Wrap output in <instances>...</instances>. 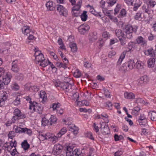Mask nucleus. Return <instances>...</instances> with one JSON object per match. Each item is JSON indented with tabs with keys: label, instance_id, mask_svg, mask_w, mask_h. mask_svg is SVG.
I'll return each mask as SVG.
<instances>
[{
	"label": "nucleus",
	"instance_id": "f257e3e1",
	"mask_svg": "<svg viewBox=\"0 0 156 156\" xmlns=\"http://www.w3.org/2000/svg\"><path fill=\"white\" fill-rule=\"evenodd\" d=\"M137 31V28H133L130 25H126L124 29V32L125 33V37L128 38H130L133 37V34L135 33Z\"/></svg>",
	"mask_w": 156,
	"mask_h": 156
},
{
	"label": "nucleus",
	"instance_id": "f03ea898",
	"mask_svg": "<svg viewBox=\"0 0 156 156\" xmlns=\"http://www.w3.org/2000/svg\"><path fill=\"white\" fill-rule=\"evenodd\" d=\"M101 129V133L104 135L108 134L110 133L109 127L108 125L104 122H100Z\"/></svg>",
	"mask_w": 156,
	"mask_h": 156
},
{
	"label": "nucleus",
	"instance_id": "7ed1b4c3",
	"mask_svg": "<svg viewBox=\"0 0 156 156\" xmlns=\"http://www.w3.org/2000/svg\"><path fill=\"white\" fill-rule=\"evenodd\" d=\"M57 10L61 15L66 17L68 15V11L61 5H56Z\"/></svg>",
	"mask_w": 156,
	"mask_h": 156
},
{
	"label": "nucleus",
	"instance_id": "20e7f679",
	"mask_svg": "<svg viewBox=\"0 0 156 156\" xmlns=\"http://www.w3.org/2000/svg\"><path fill=\"white\" fill-rule=\"evenodd\" d=\"M89 26L86 24H82L78 27V30L81 34H84L89 29Z\"/></svg>",
	"mask_w": 156,
	"mask_h": 156
},
{
	"label": "nucleus",
	"instance_id": "39448f33",
	"mask_svg": "<svg viewBox=\"0 0 156 156\" xmlns=\"http://www.w3.org/2000/svg\"><path fill=\"white\" fill-rule=\"evenodd\" d=\"M62 148V146L59 144L55 145L53 148V154L56 155L59 154L61 152Z\"/></svg>",
	"mask_w": 156,
	"mask_h": 156
},
{
	"label": "nucleus",
	"instance_id": "423d86ee",
	"mask_svg": "<svg viewBox=\"0 0 156 156\" xmlns=\"http://www.w3.org/2000/svg\"><path fill=\"white\" fill-rule=\"evenodd\" d=\"M147 118L144 114H141L139 117L138 121L140 125L144 126L147 123Z\"/></svg>",
	"mask_w": 156,
	"mask_h": 156
},
{
	"label": "nucleus",
	"instance_id": "0eeeda50",
	"mask_svg": "<svg viewBox=\"0 0 156 156\" xmlns=\"http://www.w3.org/2000/svg\"><path fill=\"white\" fill-rule=\"evenodd\" d=\"M12 77L11 73H6L5 76L3 78V81L2 82L4 85H7L10 81V79Z\"/></svg>",
	"mask_w": 156,
	"mask_h": 156
},
{
	"label": "nucleus",
	"instance_id": "6e6552de",
	"mask_svg": "<svg viewBox=\"0 0 156 156\" xmlns=\"http://www.w3.org/2000/svg\"><path fill=\"white\" fill-rule=\"evenodd\" d=\"M125 98L127 99H134L135 98V94L132 92H125L124 94Z\"/></svg>",
	"mask_w": 156,
	"mask_h": 156
},
{
	"label": "nucleus",
	"instance_id": "1a4fd4ad",
	"mask_svg": "<svg viewBox=\"0 0 156 156\" xmlns=\"http://www.w3.org/2000/svg\"><path fill=\"white\" fill-rule=\"evenodd\" d=\"M29 109L31 110L33 109L34 112H36L39 114L42 113L43 108L39 105H36L35 106H31Z\"/></svg>",
	"mask_w": 156,
	"mask_h": 156
},
{
	"label": "nucleus",
	"instance_id": "9d476101",
	"mask_svg": "<svg viewBox=\"0 0 156 156\" xmlns=\"http://www.w3.org/2000/svg\"><path fill=\"white\" fill-rule=\"evenodd\" d=\"M46 5L48 11H53L55 9V5L51 1H49L47 2Z\"/></svg>",
	"mask_w": 156,
	"mask_h": 156
},
{
	"label": "nucleus",
	"instance_id": "9b49d317",
	"mask_svg": "<svg viewBox=\"0 0 156 156\" xmlns=\"http://www.w3.org/2000/svg\"><path fill=\"white\" fill-rule=\"evenodd\" d=\"M144 3H146L148 7H153L156 4V2L152 0H143Z\"/></svg>",
	"mask_w": 156,
	"mask_h": 156
},
{
	"label": "nucleus",
	"instance_id": "f8f14e48",
	"mask_svg": "<svg viewBox=\"0 0 156 156\" xmlns=\"http://www.w3.org/2000/svg\"><path fill=\"white\" fill-rule=\"evenodd\" d=\"M69 130L73 132L74 134H76L78 133V128L74 124L69 126Z\"/></svg>",
	"mask_w": 156,
	"mask_h": 156
},
{
	"label": "nucleus",
	"instance_id": "ddd939ff",
	"mask_svg": "<svg viewBox=\"0 0 156 156\" xmlns=\"http://www.w3.org/2000/svg\"><path fill=\"white\" fill-rule=\"evenodd\" d=\"M49 115H46L44 117L42 118L41 121L42 125L43 126H45L48 125V123H49L48 118Z\"/></svg>",
	"mask_w": 156,
	"mask_h": 156
},
{
	"label": "nucleus",
	"instance_id": "4468645a",
	"mask_svg": "<svg viewBox=\"0 0 156 156\" xmlns=\"http://www.w3.org/2000/svg\"><path fill=\"white\" fill-rule=\"evenodd\" d=\"M49 115V118H48L50 124L51 125L53 124H55L56 123L57 119L56 117L53 115Z\"/></svg>",
	"mask_w": 156,
	"mask_h": 156
},
{
	"label": "nucleus",
	"instance_id": "2eb2a0df",
	"mask_svg": "<svg viewBox=\"0 0 156 156\" xmlns=\"http://www.w3.org/2000/svg\"><path fill=\"white\" fill-rule=\"evenodd\" d=\"M155 58H149L147 61L148 67L149 68H152L154 66L155 62Z\"/></svg>",
	"mask_w": 156,
	"mask_h": 156
},
{
	"label": "nucleus",
	"instance_id": "dca6fc26",
	"mask_svg": "<svg viewBox=\"0 0 156 156\" xmlns=\"http://www.w3.org/2000/svg\"><path fill=\"white\" fill-rule=\"evenodd\" d=\"M44 58L43 54H39L38 56H36L35 61L37 64H39L40 62L43 60H44Z\"/></svg>",
	"mask_w": 156,
	"mask_h": 156
},
{
	"label": "nucleus",
	"instance_id": "f3484780",
	"mask_svg": "<svg viewBox=\"0 0 156 156\" xmlns=\"http://www.w3.org/2000/svg\"><path fill=\"white\" fill-rule=\"evenodd\" d=\"M49 63H51V62L48 60L44 58V60H42L38 64L43 67H45L48 65Z\"/></svg>",
	"mask_w": 156,
	"mask_h": 156
},
{
	"label": "nucleus",
	"instance_id": "a211bd4d",
	"mask_svg": "<svg viewBox=\"0 0 156 156\" xmlns=\"http://www.w3.org/2000/svg\"><path fill=\"white\" fill-rule=\"evenodd\" d=\"M136 41L138 44H141L144 45H146V41L141 36L138 37L136 39Z\"/></svg>",
	"mask_w": 156,
	"mask_h": 156
},
{
	"label": "nucleus",
	"instance_id": "6ab92c4d",
	"mask_svg": "<svg viewBox=\"0 0 156 156\" xmlns=\"http://www.w3.org/2000/svg\"><path fill=\"white\" fill-rule=\"evenodd\" d=\"M115 34L116 36L119 38L121 37H125V34L122 32V31L120 29H116L115 30Z\"/></svg>",
	"mask_w": 156,
	"mask_h": 156
},
{
	"label": "nucleus",
	"instance_id": "aec40b11",
	"mask_svg": "<svg viewBox=\"0 0 156 156\" xmlns=\"http://www.w3.org/2000/svg\"><path fill=\"white\" fill-rule=\"evenodd\" d=\"M126 53V52H125L123 51L121 54L117 62V65L119 66L120 65L121 63L123 61V60L124 59Z\"/></svg>",
	"mask_w": 156,
	"mask_h": 156
},
{
	"label": "nucleus",
	"instance_id": "412c9836",
	"mask_svg": "<svg viewBox=\"0 0 156 156\" xmlns=\"http://www.w3.org/2000/svg\"><path fill=\"white\" fill-rule=\"evenodd\" d=\"M148 115L150 116V118L153 121H156V112L154 111H150Z\"/></svg>",
	"mask_w": 156,
	"mask_h": 156
},
{
	"label": "nucleus",
	"instance_id": "4be33fe9",
	"mask_svg": "<svg viewBox=\"0 0 156 156\" xmlns=\"http://www.w3.org/2000/svg\"><path fill=\"white\" fill-rule=\"evenodd\" d=\"M66 156H73V148L70 146L67 147L66 150Z\"/></svg>",
	"mask_w": 156,
	"mask_h": 156
},
{
	"label": "nucleus",
	"instance_id": "5701e85b",
	"mask_svg": "<svg viewBox=\"0 0 156 156\" xmlns=\"http://www.w3.org/2000/svg\"><path fill=\"white\" fill-rule=\"evenodd\" d=\"M135 65V63L133 60H130L127 62V66L129 69H133Z\"/></svg>",
	"mask_w": 156,
	"mask_h": 156
},
{
	"label": "nucleus",
	"instance_id": "b1692460",
	"mask_svg": "<svg viewBox=\"0 0 156 156\" xmlns=\"http://www.w3.org/2000/svg\"><path fill=\"white\" fill-rule=\"evenodd\" d=\"M6 92H3L2 95L1 96L0 100V105H2L4 103L5 101L7 99V96L6 95Z\"/></svg>",
	"mask_w": 156,
	"mask_h": 156
},
{
	"label": "nucleus",
	"instance_id": "393cba45",
	"mask_svg": "<svg viewBox=\"0 0 156 156\" xmlns=\"http://www.w3.org/2000/svg\"><path fill=\"white\" fill-rule=\"evenodd\" d=\"M136 68L139 70H142L144 68V63L140 61H137L136 63Z\"/></svg>",
	"mask_w": 156,
	"mask_h": 156
},
{
	"label": "nucleus",
	"instance_id": "a878e982",
	"mask_svg": "<svg viewBox=\"0 0 156 156\" xmlns=\"http://www.w3.org/2000/svg\"><path fill=\"white\" fill-rule=\"evenodd\" d=\"M22 147L25 150H28L30 147V145L29 144L26 140H25L21 144Z\"/></svg>",
	"mask_w": 156,
	"mask_h": 156
},
{
	"label": "nucleus",
	"instance_id": "bb28decb",
	"mask_svg": "<svg viewBox=\"0 0 156 156\" xmlns=\"http://www.w3.org/2000/svg\"><path fill=\"white\" fill-rule=\"evenodd\" d=\"M40 97L42 99V101L45 102L47 100V96L44 91L41 92L39 94Z\"/></svg>",
	"mask_w": 156,
	"mask_h": 156
},
{
	"label": "nucleus",
	"instance_id": "cd10ccee",
	"mask_svg": "<svg viewBox=\"0 0 156 156\" xmlns=\"http://www.w3.org/2000/svg\"><path fill=\"white\" fill-rule=\"evenodd\" d=\"M30 27H23L22 29V30L23 32L25 34L28 35V33L30 34L31 33H32V32L29 29Z\"/></svg>",
	"mask_w": 156,
	"mask_h": 156
},
{
	"label": "nucleus",
	"instance_id": "c85d7f7f",
	"mask_svg": "<svg viewBox=\"0 0 156 156\" xmlns=\"http://www.w3.org/2000/svg\"><path fill=\"white\" fill-rule=\"evenodd\" d=\"M80 8V7L79 6H78V5H76L73 7L72 9L73 14L74 16L76 17L78 16V14L76 13L75 14V11L78 12Z\"/></svg>",
	"mask_w": 156,
	"mask_h": 156
},
{
	"label": "nucleus",
	"instance_id": "c756f323",
	"mask_svg": "<svg viewBox=\"0 0 156 156\" xmlns=\"http://www.w3.org/2000/svg\"><path fill=\"white\" fill-rule=\"evenodd\" d=\"M67 132V130L66 128L64 127L57 134V136L58 137L60 138L62 136L64 135Z\"/></svg>",
	"mask_w": 156,
	"mask_h": 156
},
{
	"label": "nucleus",
	"instance_id": "7c9ffc66",
	"mask_svg": "<svg viewBox=\"0 0 156 156\" xmlns=\"http://www.w3.org/2000/svg\"><path fill=\"white\" fill-rule=\"evenodd\" d=\"M70 47L71 48V51L73 52H76L77 51L76 44L74 43H71L69 44Z\"/></svg>",
	"mask_w": 156,
	"mask_h": 156
},
{
	"label": "nucleus",
	"instance_id": "2f4dec72",
	"mask_svg": "<svg viewBox=\"0 0 156 156\" xmlns=\"http://www.w3.org/2000/svg\"><path fill=\"white\" fill-rule=\"evenodd\" d=\"M12 68L11 69L12 71L15 73L18 72L19 69L18 68L17 64L14 63V61L12 62Z\"/></svg>",
	"mask_w": 156,
	"mask_h": 156
},
{
	"label": "nucleus",
	"instance_id": "473e14b6",
	"mask_svg": "<svg viewBox=\"0 0 156 156\" xmlns=\"http://www.w3.org/2000/svg\"><path fill=\"white\" fill-rule=\"evenodd\" d=\"M14 113L15 115L20 117V119H21L23 117L24 115H21L20 111L18 109H16L15 110Z\"/></svg>",
	"mask_w": 156,
	"mask_h": 156
},
{
	"label": "nucleus",
	"instance_id": "72a5a7b5",
	"mask_svg": "<svg viewBox=\"0 0 156 156\" xmlns=\"http://www.w3.org/2000/svg\"><path fill=\"white\" fill-rule=\"evenodd\" d=\"M60 106L61 105L59 103H54L53 104L52 106L50 108H52L54 111L56 110L58 111L59 110Z\"/></svg>",
	"mask_w": 156,
	"mask_h": 156
},
{
	"label": "nucleus",
	"instance_id": "f704fd0d",
	"mask_svg": "<svg viewBox=\"0 0 156 156\" xmlns=\"http://www.w3.org/2000/svg\"><path fill=\"white\" fill-rule=\"evenodd\" d=\"M154 52L153 49L152 48L148 49L145 52V54L147 55H149L151 57H153V55H154Z\"/></svg>",
	"mask_w": 156,
	"mask_h": 156
},
{
	"label": "nucleus",
	"instance_id": "c9c22d12",
	"mask_svg": "<svg viewBox=\"0 0 156 156\" xmlns=\"http://www.w3.org/2000/svg\"><path fill=\"white\" fill-rule=\"evenodd\" d=\"M23 133H26L29 136H30L32 133V131L30 129L27 128H23L22 129Z\"/></svg>",
	"mask_w": 156,
	"mask_h": 156
},
{
	"label": "nucleus",
	"instance_id": "e433bc0d",
	"mask_svg": "<svg viewBox=\"0 0 156 156\" xmlns=\"http://www.w3.org/2000/svg\"><path fill=\"white\" fill-rule=\"evenodd\" d=\"M87 11H83V13L81 15V18L83 21H86L87 19Z\"/></svg>",
	"mask_w": 156,
	"mask_h": 156
},
{
	"label": "nucleus",
	"instance_id": "4c0bfd02",
	"mask_svg": "<svg viewBox=\"0 0 156 156\" xmlns=\"http://www.w3.org/2000/svg\"><path fill=\"white\" fill-rule=\"evenodd\" d=\"M69 83L68 82L61 83L60 84V87L62 88L63 89L65 90L66 91Z\"/></svg>",
	"mask_w": 156,
	"mask_h": 156
},
{
	"label": "nucleus",
	"instance_id": "58836bf2",
	"mask_svg": "<svg viewBox=\"0 0 156 156\" xmlns=\"http://www.w3.org/2000/svg\"><path fill=\"white\" fill-rule=\"evenodd\" d=\"M140 110V108L138 107H135L132 110V114L137 115V113Z\"/></svg>",
	"mask_w": 156,
	"mask_h": 156
},
{
	"label": "nucleus",
	"instance_id": "ea45409f",
	"mask_svg": "<svg viewBox=\"0 0 156 156\" xmlns=\"http://www.w3.org/2000/svg\"><path fill=\"white\" fill-rule=\"evenodd\" d=\"M102 36L103 38L107 39L110 37V34L109 32L107 31H105L103 33Z\"/></svg>",
	"mask_w": 156,
	"mask_h": 156
},
{
	"label": "nucleus",
	"instance_id": "a19ab883",
	"mask_svg": "<svg viewBox=\"0 0 156 156\" xmlns=\"http://www.w3.org/2000/svg\"><path fill=\"white\" fill-rule=\"evenodd\" d=\"M84 135L86 137H88L92 140H94V138L92 134V133L90 132L85 133Z\"/></svg>",
	"mask_w": 156,
	"mask_h": 156
},
{
	"label": "nucleus",
	"instance_id": "79ce46f5",
	"mask_svg": "<svg viewBox=\"0 0 156 156\" xmlns=\"http://www.w3.org/2000/svg\"><path fill=\"white\" fill-rule=\"evenodd\" d=\"M117 0H107L106 2L108 4L109 6H112L116 2Z\"/></svg>",
	"mask_w": 156,
	"mask_h": 156
},
{
	"label": "nucleus",
	"instance_id": "37998d69",
	"mask_svg": "<svg viewBox=\"0 0 156 156\" xmlns=\"http://www.w3.org/2000/svg\"><path fill=\"white\" fill-rule=\"evenodd\" d=\"M72 86H73V85L71 84L70 83H69L68 87L67 88L66 92L72 93L73 91V90L75 91V90L74 89H73Z\"/></svg>",
	"mask_w": 156,
	"mask_h": 156
},
{
	"label": "nucleus",
	"instance_id": "c03bdc74",
	"mask_svg": "<svg viewBox=\"0 0 156 156\" xmlns=\"http://www.w3.org/2000/svg\"><path fill=\"white\" fill-rule=\"evenodd\" d=\"M73 94V99L76 100V101L78 102V99L79 97V94L76 92L73 91L71 93Z\"/></svg>",
	"mask_w": 156,
	"mask_h": 156
},
{
	"label": "nucleus",
	"instance_id": "a18cd8bd",
	"mask_svg": "<svg viewBox=\"0 0 156 156\" xmlns=\"http://www.w3.org/2000/svg\"><path fill=\"white\" fill-rule=\"evenodd\" d=\"M87 7H89L90 8V12L95 15H96V12L93 6L90 5L89 4L87 5Z\"/></svg>",
	"mask_w": 156,
	"mask_h": 156
},
{
	"label": "nucleus",
	"instance_id": "49530a36",
	"mask_svg": "<svg viewBox=\"0 0 156 156\" xmlns=\"http://www.w3.org/2000/svg\"><path fill=\"white\" fill-rule=\"evenodd\" d=\"M140 78L144 83H147L149 80V78L146 75H144Z\"/></svg>",
	"mask_w": 156,
	"mask_h": 156
},
{
	"label": "nucleus",
	"instance_id": "de8ad7c7",
	"mask_svg": "<svg viewBox=\"0 0 156 156\" xmlns=\"http://www.w3.org/2000/svg\"><path fill=\"white\" fill-rule=\"evenodd\" d=\"M16 143L15 140L11 141L10 143L9 147L8 150H9V148L12 147L14 148L16 147Z\"/></svg>",
	"mask_w": 156,
	"mask_h": 156
},
{
	"label": "nucleus",
	"instance_id": "09e8293b",
	"mask_svg": "<svg viewBox=\"0 0 156 156\" xmlns=\"http://www.w3.org/2000/svg\"><path fill=\"white\" fill-rule=\"evenodd\" d=\"M23 128L19 127L18 126H16V128L15 129V131L16 133H23Z\"/></svg>",
	"mask_w": 156,
	"mask_h": 156
},
{
	"label": "nucleus",
	"instance_id": "8fccbe9b",
	"mask_svg": "<svg viewBox=\"0 0 156 156\" xmlns=\"http://www.w3.org/2000/svg\"><path fill=\"white\" fill-rule=\"evenodd\" d=\"M78 105L81 104L83 106L84 105L88 106L89 105V102L86 100H83L81 101H78Z\"/></svg>",
	"mask_w": 156,
	"mask_h": 156
},
{
	"label": "nucleus",
	"instance_id": "3c124183",
	"mask_svg": "<svg viewBox=\"0 0 156 156\" xmlns=\"http://www.w3.org/2000/svg\"><path fill=\"white\" fill-rule=\"evenodd\" d=\"M16 79L19 81H22L24 78L23 75L21 73L18 74L16 77Z\"/></svg>",
	"mask_w": 156,
	"mask_h": 156
},
{
	"label": "nucleus",
	"instance_id": "603ef678",
	"mask_svg": "<svg viewBox=\"0 0 156 156\" xmlns=\"http://www.w3.org/2000/svg\"><path fill=\"white\" fill-rule=\"evenodd\" d=\"M135 44L134 43L132 42H129L128 44V48L129 49L128 51L132 50V49L135 47Z\"/></svg>",
	"mask_w": 156,
	"mask_h": 156
},
{
	"label": "nucleus",
	"instance_id": "864d4df0",
	"mask_svg": "<svg viewBox=\"0 0 156 156\" xmlns=\"http://www.w3.org/2000/svg\"><path fill=\"white\" fill-rule=\"evenodd\" d=\"M74 75L76 78H79L81 76V74L80 72L78 70H77L74 72Z\"/></svg>",
	"mask_w": 156,
	"mask_h": 156
},
{
	"label": "nucleus",
	"instance_id": "5fc2aeb1",
	"mask_svg": "<svg viewBox=\"0 0 156 156\" xmlns=\"http://www.w3.org/2000/svg\"><path fill=\"white\" fill-rule=\"evenodd\" d=\"M97 39V37L96 36L92 34L90 35L89 40L91 42H93Z\"/></svg>",
	"mask_w": 156,
	"mask_h": 156
},
{
	"label": "nucleus",
	"instance_id": "6e6d98bb",
	"mask_svg": "<svg viewBox=\"0 0 156 156\" xmlns=\"http://www.w3.org/2000/svg\"><path fill=\"white\" fill-rule=\"evenodd\" d=\"M135 19L136 20H141V13H137L134 16Z\"/></svg>",
	"mask_w": 156,
	"mask_h": 156
},
{
	"label": "nucleus",
	"instance_id": "4d7b16f0",
	"mask_svg": "<svg viewBox=\"0 0 156 156\" xmlns=\"http://www.w3.org/2000/svg\"><path fill=\"white\" fill-rule=\"evenodd\" d=\"M56 66L59 68L63 67L64 68H66V66L62 62H57L56 63Z\"/></svg>",
	"mask_w": 156,
	"mask_h": 156
},
{
	"label": "nucleus",
	"instance_id": "13d9d810",
	"mask_svg": "<svg viewBox=\"0 0 156 156\" xmlns=\"http://www.w3.org/2000/svg\"><path fill=\"white\" fill-rule=\"evenodd\" d=\"M105 106L106 107H108L109 109H111V108L112 106V104L111 102H107L105 104Z\"/></svg>",
	"mask_w": 156,
	"mask_h": 156
},
{
	"label": "nucleus",
	"instance_id": "bf43d9fd",
	"mask_svg": "<svg viewBox=\"0 0 156 156\" xmlns=\"http://www.w3.org/2000/svg\"><path fill=\"white\" fill-rule=\"evenodd\" d=\"M119 38V40L121 42V44L122 45H124L127 42L126 41L125 38V37Z\"/></svg>",
	"mask_w": 156,
	"mask_h": 156
},
{
	"label": "nucleus",
	"instance_id": "052dcab7",
	"mask_svg": "<svg viewBox=\"0 0 156 156\" xmlns=\"http://www.w3.org/2000/svg\"><path fill=\"white\" fill-rule=\"evenodd\" d=\"M58 137L57 136H51V138L50 139V140L53 143H55L56 141L58 140Z\"/></svg>",
	"mask_w": 156,
	"mask_h": 156
},
{
	"label": "nucleus",
	"instance_id": "680f3d73",
	"mask_svg": "<svg viewBox=\"0 0 156 156\" xmlns=\"http://www.w3.org/2000/svg\"><path fill=\"white\" fill-rule=\"evenodd\" d=\"M14 104L16 105L17 106L20 104V98L17 97L14 101Z\"/></svg>",
	"mask_w": 156,
	"mask_h": 156
},
{
	"label": "nucleus",
	"instance_id": "e2e57ef3",
	"mask_svg": "<svg viewBox=\"0 0 156 156\" xmlns=\"http://www.w3.org/2000/svg\"><path fill=\"white\" fill-rule=\"evenodd\" d=\"M15 133L14 131H10L9 132L8 134L9 138L12 139L15 136Z\"/></svg>",
	"mask_w": 156,
	"mask_h": 156
},
{
	"label": "nucleus",
	"instance_id": "0e129e2a",
	"mask_svg": "<svg viewBox=\"0 0 156 156\" xmlns=\"http://www.w3.org/2000/svg\"><path fill=\"white\" fill-rule=\"evenodd\" d=\"M136 102L137 103H144V101L142 98H136Z\"/></svg>",
	"mask_w": 156,
	"mask_h": 156
},
{
	"label": "nucleus",
	"instance_id": "69168bd1",
	"mask_svg": "<svg viewBox=\"0 0 156 156\" xmlns=\"http://www.w3.org/2000/svg\"><path fill=\"white\" fill-rule=\"evenodd\" d=\"M119 70L124 72H126L127 70V67L126 65L123 64L122 66L120 67Z\"/></svg>",
	"mask_w": 156,
	"mask_h": 156
},
{
	"label": "nucleus",
	"instance_id": "338daca9",
	"mask_svg": "<svg viewBox=\"0 0 156 156\" xmlns=\"http://www.w3.org/2000/svg\"><path fill=\"white\" fill-rule=\"evenodd\" d=\"M105 95L107 98H110V94L108 90L107 89L105 90Z\"/></svg>",
	"mask_w": 156,
	"mask_h": 156
},
{
	"label": "nucleus",
	"instance_id": "774afa93",
	"mask_svg": "<svg viewBox=\"0 0 156 156\" xmlns=\"http://www.w3.org/2000/svg\"><path fill=\"white\" fill-rule=\"evenodd\" d=\"M122 154V152L121 151H118L115 152L114 154L115 156H121Z\"/></svg>",
	"mask_w": 156,
	"mask_h": 156
}]
</instances>
